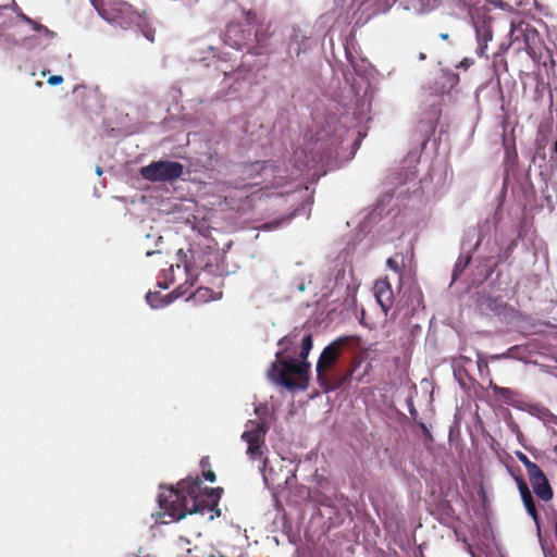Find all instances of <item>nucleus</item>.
<instances>
[{
  "label": "nucleus",
  "instance_id": "obj_1",
  "mask_svg": "<svg viewBox=\"0 0 557 557\" xmlns=\"http://www.w3.org/2000/svg\"><path fill=\"white\" fill-rule=\"evenodd\" d=\"M202 481L197 475L181 480L176 487H163L159 494L158 500L161 510L174 520H181L188 513H205L214 511L220 516L218 507L223 493L222 487H206L202 492Z\"/></svg>",
  "mask_w": 557,
  "mask_h": 557
},
{
  "label": "nucleus",
  "instance_id": "obj_2",
  "mask_svg": "<svg viewBox=\"0 0 557 557\" xmlns=\"http://www.w3.org/2000/svg\"><path fill=\"white\" fill-rule=\"evenodd\" d=\"M296 341L297 334L285 336L278 341V346L282 349L276 352V359L269 368L268 377L272 383L288 391H305L309 383L310 363L293 357L296 352L294 349Z\"/></svg>",
  "mask_w": 557,
  "mask_h": 557
},
{
  "label": "nucleus",
  "instance_id": "obj_3",
  "mask_svg": "<svg viewBox=\"0 0 557 557\" xmlns=\"http://www.w3.org/2000/svg\"><path fill=\"white\" fill-rule=\"evenodd\" d=\"M263 22L262 16L252 10H240L239 20L227 24L224 33V42L235 49L250 48L252 42V29L260 26Z\"/></svg>",
  "mask_w": 557,
  "mask_h": 557
},
{
  "label": "nucleus",
  "instance_id": "obj_4",
  "mask_svg": "<svg viewBox=\"0 0 557 557\" xmlns=\"http://www.w3.org/2000/svg\"><path fill=\"white\" fill-rule=\"evenodd\" d=\"M355 336L338 337L329 344L321 352L317 362V380L324 391H334L341 386L339 382H331L326 371L331 369L339 359L344 349L348 348L351 342L356 341Z\"/></svg>",
  "mask_w": 557,
  "mask_h": 557
},
{
  "label": "nucleus",
  "instance_id": "obj_5",
  "mask_svg": "<svg viewBox=\"0 0 557 557\" xmlns=\"http://www.w3.org/2000/svg\"><path fill=\"white\" fill-rule=\"evenodd\" d=\"M184 173L182 163L169 160L152 161L140 169L141 176L149 182H172Z\"/></svg>",
  "mask_w": 557,
  "mask_h": 557
},
{
  "label": "nucleus",
  "instance_id": "obj_6",
  "mask_svg": "<svg viewBox=\"0 0 557 557\" xmlns=\"http://www.w3.org/2000/svg\"><path fill=\"white\" fill-rule=\"evenodd\" d=\"M509 37L511 44L518 42L519 49H524L531 53L535 41L539 39V32L529 23L523 21H512L510 24Z\"/></svg>",
  "mask_w": 557,
  "mask_h": 557
},
{
  "label": "nucleus",
  "instance_id": "obj_7",
  "mask_svg": "<svg viewBox=\"0 0 557 557\" xmlns=\"http://www.w3.org/2000/svg\"><path fill=\"white\" fill-rule=\"evenodd\" d=\"M373 293L382 311L386 315L394 304V292L387 277L380 278L374 283Z\"/></svg>",
  "mask_w": 557,
  "mask_h": 557
},
{
  "label": "nucleus",
  "instance_id": "obj_8",
  "mask_svg": "<svg viewBox=\"0 0 557 557\" xmlns=\"http://www.w3.org/2000/svg\"><path fill=\"white\" fill-rule=\"evenodd\" d=\"M515 482L517 484V487L519 490L521 500L523 503V506L527 510V512L531 516L533 521L537 527H540V515L537 512L532 493L529 488V485L527 484L525 480L521 475L515 476Z\"/></svg>",
  "mask_w": 557,
  "mask_h": 557
},
{
  "label": "nucleus",
  "instance_id": "obj_9",
  "mask_svg": "<svg viewBox=\"0 0 557 557\" xmlns=\"http://www.w3.org/2000/svg\"><path fill=\"white\" fill-rule=\"evenodd\" d=\"M255 32L252 30V42L250 48H248V53L253 55H263L269 52L271 34L268 29L260 26L255 27Z\"/></svg>",
  "mask_w": 557,
  "mask_h": 557
},
{
  "label": "nucleus",
  "instance_id": "obj_10",
  "mask_svg": "<svg viewBox=\"0 0 557 557\" xmlns=\"http://www.w3.org/2000/svg\"><path fill=\"white\" fill-rule=\"evenodd\" d=\"M309 49V37L300 29L294 28L289 36L287 53L290 58L299 57Z\"/></svg>",
  "mask_w": 557,
  "mask_h": 557
},
{
  "label": "nucleus",
  "instance_id": "obj_11",
  "mask_svg": "<svg viewBox=\"0 0 557 557\" xmlns=\"http://www.w3.org/2000/svg\"><path fill=\"white\" fill-rule=\"evenodd\" d=\"M475 34L478 40L476 54L483 57L487 48V42L493 38V30L491 22L483 21L482 23H475Z\"/></svg>",
  "mask_w": 557,
  "mask_h": 557
},
{
  "label": "nucleus",
  "instance_id": "obj_12",
  "mask_svg": "<svg viewBox=\"0 0 557 557\" xmlns=\"http://www.w3.org/2000/svg\"><path fill=\"white\" fill-rule=\"evenodd\" d=\"M247 430L242 434V440L247 444H255L256 442H264L268 428L264 423L248 421Z\"/></svg>",
  "mask_w": 557,
  "mask_h": 557
},
{
  "label": "nucleus",
  "instance_id": "obj_13",
  "mask_svg": "<svg viewBox=\"0 0 557 557\" xmlns=\"http://www.w3.org/2000/svg\"><path fill=\"white\" fill-rule=\"evenodd\" d=\"M535 495L543 502H549L554 496V491L546 478L543 475L542 479H536L530 482Z\"/></svg>",
  "mask_w": 557,
  "mask_h": 557
},
{
  "label": "nucleus",
  "instance_id": "obj_14",
  "mask_svg": "<svg viewBox=\"0 0 557 557\" xmlns=\"http://www.w3.org/2000/svg\"><path fill=\"white\" fill-rule=\"evenodd\" d=\"M247 445H248L247 455H248L249 459H251V460L262 459L261 471L263 472L267 467V463H268V459L263 458L264 449H267L265 441L264 442H256L255 444H247Z\"/></svg>",
  "mask_w": 557,
  "mask_h": 557
},
{
  "label": "nucleus",
  "instance_id": "obj_15",
  "mask_svg": "<svg viewBox=\"0 0 557 557\" xmlns=\"http://www.w3.org/2000/svg\"><path fill=\"white\" fill-rule=\"evenodd\" d=\"M177 297L178 296L174 295V293L161 297L159 292H149L146 296V300L151 306V308H160L162 306L171 304Z\"/></svg>",
  "mask_w": 557,
  "mask_h": 557
},
{
  "label": "nucleus",
  "instance_id": "obj_16",
  "mask_svg": "<svg viewBox=\"0 0 557 557\" xmlns=\"http://www.w3.org/2000/svg\"><path fill=\"white\" fill-rule=\"evenodd\" d=\"M472 259V255L468 253L467 256H460L458 260L456 261V264L454 267L453 271V281H456L461 273L466 270V268L470 264Z\"/></svg>",
  "mask_w": 557,
  "mask_h": 557
},
{
  "label": "nucleus",
  "instance_id": "obj_17",
  "mask_svg": "<svg viewBox=\"0 0 557 557\" xmlns=\"http://www.w3.org/2000/svg\"><path fill=\"white\" fill-rule=\"evenodd\" d=\"M293 215H294V213L288 216H285V218H281V219L273 220L271 222L263 223L261 226H259V230H261V231L276 230V228L281 227L284 223L288 222Z\"/></svg>",
  "mask_w": 557,
  "mask_h": 557
},
{
  "label": "nucleus",
  "instance_id": "obj_18",
  "mask_svg": "<svg viewBox=\"0 0 557 557\" xmlns=\"http://www.w3.org/2000/svg\"><path fill=\"white\" fill-rule=\"evenodd\" d=\"M386 265H387L388 269L394 271L399 276V280H401L403 272H404L403 260L398 261L397 260V256L396 257H392V258L387 259Z\"/></svg>",
  "mask_w": 557,
  "mask_h": 557
},
{
  "label": "nucleus",
  "instance_id": "obj_19",
  "mask_svg": "<svg viewBox=\"0 0 557 557\" xmlns=\"http://www.w3.org/2000/svg\"><path fill=\"white\" fill-rule=\"evenodd\" d=\"M525 470H527V474L529 476L530 482L533 480H536V479L537 480L542 479V476L545 475V473L542 471V469L535 462L528 465Z\"/></svg>",
  "mask_w": 557,
  "mask_h": 557
},
{
  "label": "nucleus",
  "instance_id": "obj_20",
  "mask_svg": "<svg viewBox=\"0 0 557 557\" xmlns=\"http://www.w3.org/2000/svg\"><path fill=\"white\" fill-rule=\"evenodd\" d=\"M492 389L496 396L505 400H510L513 396V392L508 387H500L498 385L492 384Z\"/></svg>",
  "mask_w": 557,
  "mask_h": 557
},
{
  "label": "nucleus",
  "instance_id": "obj_21",
  "mask_svg": "<svg viewBox=\"0 0 557 557\" xmlns=\"http://www.w3.org/2000/svg\"><path fill=\"white\" fill-rule=\"evenodd\" d=\"M33 29L36 30V32H39V33H42L45 35H47L48 37H54L55 36V33L50 30L48 27H46L45 25L38 23V22H34L33 24Z\"/></svg>",
  "mask_w": 557,
  "mask_h": 557
},
{
  "label": "nucleus",
  "instance_id": "obj_22",
  "mask_svg": "<svg viewBox=\"0 0 557 557\" xmlns=\"http://www.w3.org/2000/svg\"><path fill=\"white\" fill-rule=\"evenodd\" d=\"M313 342L311 334H307L301 339V347L308 349L309 351L312 349Z\"/></svg>",
  "mask_w": 557,
  "mask_h": 557
},
{
  "label": "nucleus",
  "instance_id": "obj_23",
  "mask_svg": "<svg viewBox=\"0 0 557 557\" xmlns=\"http://www.w3.org/2000/svg\"><path fill=\"white\" fill-rule=\"evenodd\" d=\"M516 457L518 458V460H519L520 462H522V463H523V466H524L525 468L528 467V465H531V463L533 462V461H531V460L529 459V457H528L524 453H522V451H520V450H517V451H516Z\"/></svg>",
  "mask_w": 557,
  "mask_h": 557
},
{
  "label": "nucleus",
  "instance_id": "obj_24",
  "mask_svg": "<svg viewBox=\"0 0 557 557\" xmlns=\"http://www.w3.org/2000/svg\"><path fill=\"white\" fill-rule=\"evenodd\" d=\"M549 162L553 165H557V140H555L550 154H549Z\"/></svg>",
  "mask_w": 557,
  "mask_h": 557
},
{
  "label": "nucleus",
  "instance_id": "obj_25",
  "mask_svg": "<svg viewBox=\"0 0 557 557\" xmlns=\"http://www.w3.org/2000/svg\"><path fill=\"white\" fill-rule=\"evenodd\" d=\"M47 82L49 85L55 86L63 82V77L61 75H52L48 78Z\"/></svg>",
  "mask_w": 557,
  "mask_h": 557
},
{
  "label": "nucleus",
  "instance_id": "obj_26",
  "mask_svg": "<svg viewBox=\"0 0 557 557\" xmlns=\"http://www.w3.org/2000/svg\"><path fill=\"white\" fill-rule=\"evenodd\" d=\"M202 475L207 481L214 482L216 480V475L212 470L202 471Z\"/></svg>",
  "mask_w": 557,
  "mask_h": 557
},
{
  "label": "nucleus",
  "instance_id": "obj_27",
  "mask_svg": "<svg viewBox=\"0 0 557 557\" xmlns=\"http://www.w3.org/2000/svg\"><path fill=\"white\" fill-rule=\"evenodd\" d=\"M200 467L203 471H206V468H209L210 467V459L209 457H203L201 460H200Z\"/></svg>",
  "mask_w": 557,
  "mask_h": 557
},
{
  "label": "nucleus",
  "instance_id": "obj_28",
  "mask_svg": "<svg viewBox=\"0 0 557 557\" xmlns=\"http://www.w3.org/2000/svg\"><path fill=\"white\" fill-rule=\"evenodd\" d=\"M18 16L21 17L22 21H24L25 23L29 24L30 26H33L34 24V20H32L30 17H28L27 15H25L24 13L20 12L18 13Z\"/></svg>",
  "mask_w": 557,
  "mask_h": 557
},
{
  "label": "nucleus",
  "instance_id": "obj_29",
  "mask_svg": "<svg viewBox=\"0 0 557 557\" xmlns=\"http://www.w3.org/2000/svg\"><path fill=\"white\" fill-rule=\"evenodd\" d=\"M309 352L310 351L308 349L301 347V350H300V354H299V358H300L299 361H307Z\"/></svg>",
  "mask_w": 557,
  "mask_h": 557
},
{
  "label": "nucleus",
  "instance_id": "obj_30",
  "mask_svg": "<svg viewBox=\"0 0 557 557\" xmlns=\"http://www.w3.org/2000/svg\"><path fill=\"white\" fill-rule=\"evenodd\" d=\"M419 425H420V428H421V430H422V432H423L424 436H425V437H429V438H432V435H431V433H430V431H429L428 426H426L424 423H422V422H420V423H419Z\"/></svg>",
  "mask_w": 557,
  "mask_h": 557
},
{
  "label": "nucleus",
  "instance_id": "obj_31",
  "mask_svg": "<svg viewBox=\"0 0 557 557\" xmlns=\"http://www.w3.org/2000/svg\"><path fill=\"white\" fill-rule=\"evenodd\" d=\"M238 67V65H230V66H226L225 69H222V72L224 73V75H228L231 72H234L236 69Z\"/></svg>",
  "mask_w": 557,
  "mask_h": 557
},
{
  "label": "nucleus",
  "instance_id": "obj_32",
  "mask_svg": "<svg viewBox=\"0 0 557 557\" xmlns=\"http://www.w3.org/2000/svg\"><path fill=\"white\" fill-rule=\"evenodd\" d=\"M272 165L264 162V164L261 168L262 173L268 174L269 172H272Z\"/></svg>",
  "mask_w": 557,
  "mask_h": 557
},
{
  "label": "nucleus",
  "instance_id": "obj_33",
  "mask_svg": "<svg viewBox=\"0 0 557 557\" xmlns=\"http://www.w3.org/2000/svg\"><path fill=\"white\" fill-rule=\"evenodd\" d=\"M482 240H483V235H479L478 240H476V243H475V245L473 247V251H475L479 248V246L481 245Z\"/></svg>",
  "mask_w": 557,
  "mask_h": 557
},
{
  "label": "nucleus",
  "instance_id": "obj_34",
  "mask_svg": "<svg viewBox=\"0 0 557 557\" xmlns=\"http://www.w3.org/2000/svg\"><path fill=\"white\" fill-rule=\"evenodd\" d=\"M85 90V87L84 86H76L74 89H73V92L74 94H79L81 91H84Z\"/></svg>",
  "mask_w": 557,
  "mask_h": 557
},
{
  "label": "nucleus",
  "instance_id": "obj_35",
  "mask_svg": "<svg viewBox=\"0 0 557 557\" xmlns=\"http://www.w3.org/2000/svg\"><path fill=\"white\" fill-rule=\"evenodd\" d=\"M440 37H441V39H443L445 41L449 40V35L447 33L440 34Z\"/></svg>",
  "mask_w": 557,
  "mask_h": 557
},
{
  "label": "nucleus",
  "instance_id": "obj_36",
  "mask_svg": "<svg viewBox=\"0 0 557 557\" xmlns=\"http://www.w3.org/2000/svg\"><path fill=\"white\" fill-rule=\"evenodd\" d=\"M152 253H153L152 251H147V252H146V256H148V257H149V256H151Z\"/></svg>",
  "mask_w": 557,
  "mask_h": 557
},
{
  "label": "nucleus",
  "instance_id": "obj_37",
  "mask_svg": "<svg viewBox=\"0 0 557 557\" xmlns=\"http://www.w3.org/2000/svg\"><path fill=\"white\" fill-rule=\"evenodd\" d=\"M188 3H191V2H197V0H187Z\"/></svg>",
  "mask_w": 557,
  "mask_h": 557
},
{
  "label": "nucleus",
  "instance_id": "obj_38",
  "mask_svg": "<svg viewBox=\"0 0 557 557\" xmlns=\"http://www.w3.org/2000/svg\"><path fill=\"white\" fill-rule=\"evenodd\" d=\"M209 519H210V520H213V519H214V515H211V516L209 517Z\"/></svg>",
  "mask_w": 557,
  "mask_h": 557
}]
</instances>
